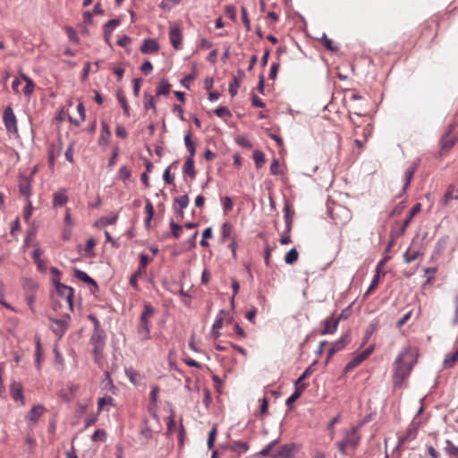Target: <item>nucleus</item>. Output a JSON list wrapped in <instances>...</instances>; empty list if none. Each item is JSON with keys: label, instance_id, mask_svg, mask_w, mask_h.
<instances>
[{"label": "nucleus", "instance_id": "nucleus-1", "mask_svg": "<svg viewBox=\"0 0 458 458\" xmlns=\"http://www.w3.org/2000/svg\"><path fill=\"white\" fill-rule=\"evenodd\" d=\"M415 362L413 352L411 349H405L396 358L394 364V385H401L404 378L411 373Z\"/></svg>", "mask_w": 458, "mask_h": 458}, {"label": "nucleus", "instance_id": "nucleus-2", "mask_svg": "<svg viewBox=\"0 0 458 458\" xmlns=\"http://www.w3.org/2000/svg\"><path fill=\"white\" fill-rule=\"evenodd\" d=\"M360 442V435L359 434V427H352L345 432L344 438L336 443L338 451L343 455H348L350 452H354Z\"/></svg>", "mask_w": 458, "mask_h": 458}, {"label": "nucleus", "instance_id": "nucleus-3", "mask_svg": "<svg viewBox=\"0 0 458 458\" xmlns=\"http://www.w3.org/2000/svg\"><path fill=\"white\" fill-rule=\"evenodd\" d=\"M155 309L148 302L144 303L143 311L140 317V323L137 335L140 341L144 342L150 338L149 319L153 317Z\"/></svg>", "mask_w": 458, "mask_h": 458}, {"label": "nucleus", "instance_id": "nucleus-4", "mask_svg": "<svg viewBox=\"0 0 458 458\" xmlns=\"http://www.w3.org/2000/svg\"><path fill=\"white\" fill-rule=\"evenodd\" d=\"M90 344L93 346L95 362L100 363L103 358V350L106 344L105 331H93V334L90 337Z\"/></svg>", "mask_w": 458, "mask_h": 458}, {"label": "nucleus", "instance_id": "nucleus-5", "mask_svg": "<svg viewBox=\"0 0 458 458\" xmlns=\"http://www.w3.org/2000/svg\"><path fill=\"white\" fill-rule=\"evenodd\" d=\"M330 215L335 224L338 225H346L352 217L351 211L342 205L334 206L330 210Z\"/></svg>", "mask_w": 458, "mask_h": 458}, {"label": "nucleus", "instance_id": "nucleus-6", "mask_svg": "<svg viewBox=\"0 0 458 458\" xmlns=\"http://www.w3.org/2000/svg\"><path fill=\"white\" fill-rule=\"evenodd\" d=\"M55 290L61 301H64L69 310L72 311L73 310V289L70 286L61 284L60 282H55Z\"/></svg>", "mask_w": 458, "mask_h": 458}, {"label": "nucleus", "instance_id": "nucleus-7", "mask_svg": "<svg viewBox=\"0 0 458 458\" xmlns=\"http://www.w3.org/2000/svg\"><path fill=\"white\" fill-rule=\"evenodd\" d=\"M50 320L52 322L51 329L53 333L61 339L69 327L71 320L70 315L65 314L61 318H50Z\"/></svg>", "mask_w": 458, "mask_h": 458}, {"label": "nucleus", "instance_id": "nucleus-8", "mask_svg": "<svg viewBox=\"0 0 458 458\" xmlns=\"http://www.w3.org/2000/svg\"><path fill=\"white\" fill-rule=\"evenodd\" d=\"M3 122L8 132L18 133L17 118L11 106L5 107L3 114Z\"/></svg>", "mask_w": 458, "mask_h": 458}, {"label": "nucleus", "instance_id": "nucleus-9", "mask_svg": "<svg viewBox=\"0 0 458 458\" xmlns=\"http://www.w3.org/2000/svg\"><path fill=\"white\" fill-rule=\"evenodd\" d=\"M453 130L454 126L451 125L449 130L441 137L439 140L441 155L448 152L458 141V135H456L455 137L451 136Z\"/></svg>", "mask_w": 458, "mask_h": 458}, {"label": "nucleus", "instance_id": "nucleus-10", "mask_svg": "<svg viewBox=\"0 0 458 458\" xmlns=\"http://www.w3.org/2000/svg\"><path fill=\"white\" fill-rule=\"evenodd\" d=\"M10 394L13 399L16 402L20 401L21 405H25V399L23 394V388L20 382L13 381L10 385Z\"/></svg>", "mask_w": 458, "mask_h": 458}, {"label": "nucleus", "instance_id": "nucleus-11", "mask_svg": "<svg viewBox=\"0 0 458 458\" xmlns=\"http://www.w3.org/2000/svg\"><path fill=\"white\" fill-rule=\"evenodd\" d=\"M45 407L42 404L35 405L27 413L25 419L28 420L32 425H35L38 423L39 418L43 415Z\"/></svg>", "mask_w": 458, "mask_h": 458}, {"label": "nucleus", "instance_id": "nucleus-12", "mask_svg": "<svg viewBox=\"0 0 458 458\" xmlns=\"http://www.w3.org/2000/svg\"><path fill=\"white\" fill-rule=\"evenodd\" d=\"M349 343V335L346 334L343 335L339 340H337L328 351L327 362H328L329 359L337 352L341 351L344 348V346Z\"/></svg>", "mask_w": 458, "mask_h": 458}, {"label": "nucleus", "instance_id": "nucleus-13", "mask_svg": "<svg viewBox=\"0 0 458 458\" xmlns=\"http://www.w3.org/2000/svg\"><path fill=\"white\" fill-rule=\"evenodd\" d=\"M19 191L20 193L30 199L31 196V182L29 177L21 176L19 181Z\"/></svg>", "mask_w": 458, "mask_h": 458}, {"label": "nucleus", "instance_id": "nucleus-14", "mask_svg": "<svg viewBox=\"0 0 458 458\" xmlns=\"http://www.w3.org/2000/svg\"><path fill=\"white\" fill-rule=\"evenodd\" d=\"M159 50V45L156 39L153 38H146L144 39L140 51L143 54H152L157 53Z\"/></svg>", "mask_w": 458, "mask_h": 458}, {"label": "nucleus", "instance_id": "nucleus-15", "mask_svg": "<svg viewBox=\"0 0 458 458\" xmlns=\"http://www.w3.org/2000/svg\"><path fill=\"white\" fill-rule=\"evenodd\" d=\"M169 38L174 49L178 50L182 47V33L179 27H174L170 30Z\"/></svg>", "mask_w": 458, "mask_h": 458}, {"label": "nucleus", "instance_id": "nucleus-16", "mask_svg": "<svg viewBox=\"0 0 458 458\" xmlns=\"http://www.w3.org/2000/svg\"><path fill=\"white\" fill-rule=\"evenodd\" d=\"M68 201V196L65 189H60L53 194V207L61 208Z\"/></svg>", "mask_w": 458, "mask_h": 458}, {"label": "nucleus", "instance_id": "nucleus-17", "mask_svg": "<svg viewBox=\"0 0 458 458\" xmlns=\"http://www.w3.org/2000/svg\"><path fill=\"white\" fill-rule=\"evenodd\" d=\"M338 327V321L335 320L332 316L325 319L324 328L320 332L322 335L334 334Z\"/></svg>", "mask_w": 458, "mask_h": 458}, {"label": "nucleus", "instance_id": "nucleus-18", "mask_svg": "<svg viewBox=\"0 0 458 458\" xmlns=\"http://www.w3.org/2000/svg\"><path fill=\"white\" fill-rule=\"evenodd\" d=\"M418 168V162L414 161L412 162L409 167L406 169L404 174V185L403 191H405L409 186L410 183L413 178V175Z\"/></svg>", "mask_w": 458, "mask_h": 458}, {"label": "nucleus", "instance_id": "nucleus-19", "mask_svg": "<svg viewBox=\"0 0 458 458\" xmlns=\"http://www.w3.org/2000/svg\"><path fill=\"white\" fill-rule=\"evenodd\" d=\"M420 208H421V205L420 203H417L416 205H414L411 208V209L410 210L409 216L404 219L403 225L400 229L401 234H403L405 233L411 219L413 218L414 216H416L420 211Z\"/></svg>", "mask_w": 458, "mask_h": 458}, {"label": "nucleus", "instance_id": "nucleus-20", "mask_svg": "<svg viewBox=\"0 0 458 458\" xmlns=\"http://www.w3.org/2000/svg\"><path fill=\"white\" fill-rule=\"evenodd\" d=\"M293 454V446L291 445H284L280 449L273 454L271 458H291Z\"/></svg>", "mask_w": 458, "mask_h": 458}, {"label": "nucleus", "instance_id": "nucleus-21", "mask_svg": "<svg viewBox=\"0 0 458 458\" xmlns=\"http://www.w3.org/2000/svg\"><path fill=\"white\" fill-rule=\"evenodd\" d=\"M120 24V20L118 19H112L108 21L104 25V36L106 42H109V39L112 36L113 30Z\"/></svg>", "mask_w": 458, "mask_h": 458}, {"label": "nucleus", "instance_id": "nucleus-22", "mask_svg": "<svg viewBox=\"0 0 458 458\" xmlns=\"http://www.w3.org/2000/svg\"><path fill=\"white\" fill-rule=\"evenodd\" d=\"M238 74L239 76L233 77V81L229 84V93L232 97H234L237 94L242 79L244 76V72L242 71H239Z\"/></svg>", "mask_w": 458, "mask_h": 458}, {"label": "nucleus", "instance_id": "nucleus-23", "mask_svg": "<svg viewBox=\"0 0 458 458\" xmlns=\"http://www.w3.org/2000/svg\"><path fill=\"white\" fill-rule=\"evenodd\" d=\"M224 312H225L224 310L220 311V314L216 317V318L212 326L210 335L214 339H216L220 336V329L223 327V321H224V318L221 316V314H223Z\"/></svg>", "mask_w": 458, "mask_h": 458}, {"label": "nucleus", "instance_id": "nucleus-24", "mask_svg": "<svg viewBox=\"0 0 458 458\" xmlns=\"http://www.w3.org/2000/svg\"><path fill=\"white\" fill-rule=\"evenodd\" d=\"M184 144L187 150L189 151L188 157H191V159H194V156L196 153V144L192 141L191 133L190 131L187 132L186 135L184 136Z\"/></svg>", "mask_w": 458, "mask_h": 458}, {"label": "nucleus", "instance_id": "nucleus-25", "mask_svg": "<svg viewBox=\"0 0 458 458\" xmlns=\"http://www.w3.org/2000/svg\"><path fill=\"white\" fill-rule=\"evenodd\" d=\"M183 173L189 175L191 179H194L196 176V170L194 168V159L191 157H187L183 165Z\"/></svg>", "mask_w": 458, "mask_h": 458}, {"label": "nucleus", "instance_id": "nucleus-26", "mask_svg": "<svg viewBox=\"0 0 458 458\" xmlns=\"http://www.w3.org/2000/svg\"><path fill=\"white\" fill-rule=\"evenodd\" d=\"M116 97H117L119 103L121 104V106L123 107V114L127 117H129L130 116V106L128 105L126 97L123 94V91L122 89H118L116 92Z\"/></svg>", "mask_w": 458, "mask_h": 458}, {"label": "nucleus", "instance_id": "nucleus-27", "mask_svg": "<svg viewBox=\"0 0 458 458\" xmlns=\"http://www.w3.org/2000/svg\"><path fill=\"white\" fill-rule=\"evenodd\" d=\"M306 388V385L302 384L301 387H295L294 392L286 399L285 404L290 408L291 405L301 395Z\"/></svg>", "mask_w": 458, "mask_h": 458}, {"label": "nucleus", "instance_id": "nucleus-28", "mask_svg": "<svg viewBox=\"0 0 458 458\" xmlns=\"http://www.w3.org/2000/svg\"><path fill=\"white\" fill-rule=\"evenodd\" d=\"M145 213H146V217L144 220L145 226L147 228H149L151 219L153 218V216H154V208L149 199H147V201H146Z\"/></svg>", "mask_w": 458, "mask_h": 458}, {"label": "nucleus", "instance_id": "nucleus-29", "mask_svg": "<svg viewBox=\"0 0 458 458\" xmlns=\"http://www.w3.org/2000/svg\"><path fill=\"white\" fill-rule=\"evenodd\" d=\"M101 127H102V130H101V134L99 136L98 142L100 145L101 144L106 145L108 143V140L111 135V131L109 130L108 125L105 122H102Z\"/></svg>", "mask_w": 458, "mask_h": 458}, {"label": "nucleus", "instance_id": "nucleus-30", "mask_svg": "<svg viewBox=\"0 0 458 458\" xmlns=\"http://www.w3.org/2000/svg\"><path fill=\"white\" fill-rule=\"evenodd\" d=\"M170 89L171 84L169 83V81L165 78L161 79L157 89V96L168 95L170 92Z\"/></svg>", "mask_w": 458, "mask_h": 458}, {"label": "nucleus", "instance_id": "nucleus-31", "mask_svg": "<svg viewBox=\"0 0 458 458\" xmlns=\"http://www.w3.org/2000/svg\"><path fill=\"white\" fill-rule=\"evenodd\" d=\"M420 256H421V253L419 250L409 248L403 254V260L409 264L416 260Z\"/></svg>", "mask_w": 458, "mask_h": 458}, {"label": "nucleus", "instance_id": "nucleus-32", "mask_svg": "<svg viewBox=\"0 0 458 458\" xmlns=\"http://www.w3.org/2000/svg\"><path fill=\"white\" fill-rule=\"evenodd\" d=\"M380 272H381V269H380V266L378 265L377 267V269H376V274L374 275L373 276V279L368 288V290L366 291L364 296H368L374 289H376L378 285V283H379V278H380Z\"/></svg>", "mask_w": 458, "mask_h": 458}, {"label": "nucleus", "instance_id": "nucleus-33", "mask_svg": "<svg viewBox=\"0 0 458 458\" xmlns=\"http://www.w3.org/2000/svg\"><path fill=\"white\" fill-rule=\"evenodd\" d=\"M230 449L238 454H242L249 449V445L243 441H235Z\"/></svg>", "mask_w": 458, "mask_h": 458}, {"label": "nucleus", "instance_id": "nucleus-34", "mask_svg": "<svg viewBox=\"0 0 458 458\" xmlns=\"http://www.w3.org/2000/svg\"><path fill=\"white\" fill-rule=\"evenodd\" d=\"M363 358L360 356V354L356 355L353 359H352L344 367V373H348L351 370H352L354 368H356L358 365H360L363 361Z\"/></svg>", "mask_w": 458, "mask_h": 458}, {"label": "nucleus", "instance_id": "nucleus-35", "mask_svg": "<svg viewBox=\"0 0 458 458\" xmlns=\"http://www.w3.org/2000/svg\"><path fill=\"white\" fill-rule=\"evenodd\" d=\"M74 276L82 282L88 283L89 284L97 285L95 280L93 278H91L86 272H84L82 270L75 269Z\"/></svg>", "mask_w": 458, "mask_h": 458}, {"label": "nucleus", "instance_id": "nucleus-36", "mask_svg": "<svg viewBox=\"0 0 458 458\" xmlns=\"http://www.w3.org/2000/svg\"><path fill=\"white\" fill-rule=\"evenodd\" d=\"M144 108L146 110L152 109L154 113L157 112L154 97L148 93L144 94Z\"/></svg>", "mask_w": 458, "mask_h": 458}, {"label": "nucleus", "instance_id": "nucleus-37", "mask_svg": "<svg viewBox=\"0 0 458 458\" xmlns=\"http://www.w3.org/2000/svg\"><path fill=\"white\" fill-rule=\"evenodd\" d=\"M299 253L295 248L291 249L284 257V261L286 264L292 265L295 263L298 259Z\"/></svg>", "mask_w": 458, "mask_h": 458}, {"label": "nucleus", "instance_id": "nucleus-38", "mask_svg": "<svg viewBox=\"0 0 458 458\" xmlns=\"http://www.w3.org/2000/svg\"><path fill=\"white\" fill-rule=\"evenodd\" d=\"M253 159L257 168H260L265 164V154L260 150H255L253 152Z\"/></svg>", "mask_w": 458, "mask_h": 458}, {"label": "nucleus", "instance_id": "nucleus-39", "mask_svg": "<svg viewBox=\"0 0 458 458\" xmlns=\"http://www.w3.org/2000/svg\"><path fill=\"white\" fill-rule=\"evenodd\" d=\"M22 79L26 81V85L23 88V93L26 96H30L34 90L35 84H34L33 81L26 75H23Z\"/></svg>", "mask_w": 458, "mask_h": 458}, {"label": "nucleus", "instance_id": "nucleus-40", "mask_svg": "<svg viewBox=\"0 0 458 458\" xmlns=\"http://www.w3.org/2000/svg\"><path fill=\"white\" fill-rule=\"evenodd\" d=\"M232 225L225 222L221 226V240L223 242H225L226 241L227 238L230 237L231 235V233H232Z\"/></svg>", "mask_w": 458, "mask_h": 458}, {"label": "nucleus", "instance_id": "nucleus-41", "mask_svg": "<svg viewBox=\"0 0 458 458\" xmlns=\"http://www.w3.org/2000/svg\"><path fill=\"white\" fill-rule=\"evenodd\" d=\"M41 254H42V250L40 249H36V250H34V251L32 253V258H33L35 263L38 265V267L39 269H44L45 262L41 259Z\"/></svg>", "mask_w": 458, "mask_h": 458}, {"label": "nucleus", "instance_id": "nucleus-42", "mask_svg": "<svg viewBox=\"0 0 458 458\" xmlns=\"http://www.w3.org/2000/svg\"><path fill=\"white\" fill-rule=\"evenodd\" d=\"M321 42L327 49L332 52H335L338 50V47L334 45V42L330 38H328L326 34H323L321 38Z\"/></svg>", "mask_w": 458, "mask_h": 458}, {"label": "nucleus", "instance_id": "nucleus-43", "mask_svg": "<svg viewBox=\"0 0 458 458\" xmlns=\"http://www.w3.org/2000/svg\"><path fill=\"white\" fill-rule=\"evenodd\" d=\"M217 434V426L214 425L208 434L207 445L209 449H211L214 445L216 436Z\"/></svg>", "mask_w": 458, "mask_h": 458}, {"label": "nucleus", "instance_id": "nucleus-44", "mask_svg": "<svg viewBox=\"0 0 458 458\" xmlns=\"http://www.w3.org/2000/svg\"><path fill=\"white\" fill-rule=\"evenodd\" d=\"M170 226H171V231H172V233H171L172 236L174 239H178L181 236L182 227L180 225L174 223V221L170 222Z\"/></svg>", "mask_w": 458, "mask_h": 458}, {"label": "nucleus", "instance_id": "nucleus-45", "mask_svg": "<svg viewBox=\"0 0 458 458\" xmlns=\"http://www.w3.org/2000/svg\"><path fill=\"white\" fill-rule=\"evenodd\" d=\"M144 272L141 271L140 269H137V271H135L131 278H130V284L135 289V290H139V284H138V278L143 274Z\"/></svg>", "mask_w": 458, "mask_h": 458}, {"label": "nucleus", "instance_id": "nucleus-46", "mask_svg": "<svg viewBox=\"0 0 458 458\" xmlns=\"http://www.w3.org/2000/svg\"><path fill=\"white\" fill-rule=\"evenodd\" d=\"M118 174L121 180L126 182L131 177V170L126 165H123L120 167Z\"/></svg>", "mask_w": 458, "mask_h": 458}, {"label": "nucleus", "instance_id": "nucleus-47", "mask_svg": "<svg viewBox=\"0 0 458 458\" xmlns=\"http://www.w3.org/2000/svg\"><path fill=\"white\" fill-rule=\"evenodd\" d=\"M174 202L180 207L181 209L187 208L189 204V197L187 194L177 197Z\"/></svg>", "mask_w": 458, "mask_h": 458}, {"label": "nucleus", "instance_id": "nucleus-48", "mask_svg": "<svg viewBox=\"0 0 458 458\" xmlns=\"http://www.w3.org/2000/svg\"><path fill=\"white\" fill-rule=\"evenodd\" d=\"M32 210H33L32 203H31L30 199H27V204H26V207L23 211V218L26 222L30 221V216L32 215Z\"/></svg>", "mask_w": 458, "mask_h": 458}, {"label": "nucleus", "instance_id": "nucleus-49", "mask_svg": "<svg viewBox=\"0 0 458 458\" xmlns=\"http://www.w3.org/2000/svg\"><path fill=\"white\" fill-rule=\"evenodd\" d=\"M454 187L450 185L444 196V205L446 206L448 201L452 199H458V195L453 196Z\"/></svg>", "mask_w": 458, "mask_h": 458}, {"label": "nucleus", "instance_id": "nucleus-50", "mask_svg": "<svg viewBox=\"0 0 458 458\" xmlns=\"http://www.w3.org/2000/svg\"><path fill=\"white\" fill-rule=\"evenodd\" d=\"M241 13H242V22L246 28V30L247 31H250V21L248 18V14H247V9L246 7L242 6L241 8Z\"/></svg>", "mask_w": 458, "mask_h": 458}, {"label": "nucleus", "instance_id": "nucleus-51", "mask_svg": "<svg viewBox=\"0 0 458 458\" xmlns=\"http://www.w3.org/2000/svg\"><path fill=\"white\" fill-rule=\"evenodd\" d=\"M106 431L104 429H97L92 437H91V439L92 441L94 442H97V441H105L106 439Z\"/></svg>", "mask_w": 458, "mask_h": 458}, {"label": "nucleus", "instance_id": "nucleus-52", "mask_svg": "<svg viewBox=\"0 0 458 458\" xmlns=\"http://www.w3.org/2000/svg\"><path fill=\"white\" fill-rule=\"evenodd\" d=\"M149 260L150 259L147 254H144V253L140 254V266H139L138 269H140L141 271H143L145 273L146 267L148 264Z\"/></svg>", "mask_w": 458, "mask_h": 458}, {"label": "nucleus", "instance_id": "nucleus-53", "mask_svg": "<svg viewBox=\"0 0 458 458\" xmlns=\"http://www.w3.org/2000/svg\"><path fill=\"white\" fill-rule=\"evenodd\" d=\"M445 451L450 455L458 456V447L454 445L450 440L446 441Z\"/></svg>", "mask_w": 458, "mask_h": 458}, {"label": "nucleus", "instance_id": "nucleus-54", "mask_svg": "<svg viewBox=\"0 0 458 458\" xmlns=\"http://www.w3.org/2000/svg\"><path fill=\"white\" fill-rule=\"evenodd\" d=\"M96 245V242L93 238H89L86 242L85 251L89 257L94 256L93 249Z\"/></svg>", "mask_w": 458, "mask_h": 458}, {"label": "nucleus", "instance_id": "nucleus-55", "mask_svg": "<svg viewBox=\"0 0 458 458\" xmlns=\"http://www.w3.org/2000/svg\"><path fill=\"white\" fill-rule=\"evenodd\" d=\"M340 420V415H337L335 417H334L330 423L328 424L327 426V429L329 430L330 432V437L331 439L334 438V436H335V425L338 421Z\"/></svg>", "mask_w": 458, "mask_h": 458}, {"label": "nucleus", "instance_id": "nucleus-56", "mask_svg": "<svg viewBox=\"0 0 458 458\" xmlns=\"http://www.w3.org/2000/svg\"><path fill=\"white\" fill-rule=\"evenodd\" d=\"M214 113L218 116V117H225V116H231V112L230 110L225 107V106H219L217 107L216 109L214 110Z\"/></svg>", "mask_w": 458, "mask_h": 458}, {"label": "nucleus", "instance_id": "nucleus-57", "mask_svg": "<svg viewBox=\"0 0 458 458\" xmlns=\"http://www.w3.org/2000/svg\"><path fill=\"white\" fill-rule=\"evenodd\" d=\"M125 373L131 383L137 384L138 378H140V374L137 371L133 370L132 369H126Z\"/></svg>", "mask_w": 458, "mask_h": 458}, {"label": "nucleus", "instance_id": "nucleus-58", "mask_svg": "<svg viewBox=\"0 0 458 458\" xmlns=\"http://www.w3.org/2000/svg\"><path fill=\"white\" fill-rule=\"evenodd\" d=\"M236 8L233 5L225 6V14L233 21H236Z\"/></svg>", "mask_w": 458, "mask_h": 458}, {"label": "nucleus", "instance_id": "nucleus-59", "mask_svg": "<svg viewBox=\"0 0 458 458\" xmlns=\"http://www.w3.org/2000/svg\"><path fill=\"white\" fill-rule=\"evenodd\" d=\"M118 216L117 215H113L111 216H106V217H102L99 222L103 225H114L115 224L116 220H117Z\"/></svg>", "mask_w": 458, "mask_h": 458}, {"label": "nucleus", "instance_id": "nucleus-60", "mask_svg": "<svg viewBox=\"0 0 458 458\" xmlns=\"http://www.w3.org/2000/svg\"><path fill=\"white\" fill-rule=\"evenodd\" d=\"M179 4L178 0H162L159 6L165 10H170L174 5Z\"/></svg>", "mask_w": 458, "mask_h": 458}, {"label": "nucleus", "instance_id": "nucleus-61", "mask_svg": "<svg viewBox=\"0 0 458 458\" xmlns=\"http://www.w3.org/2000/svg\"><path fill=\"white\" fill-rule=\"evenodd\" d=\"M222 205H223L224 210L225 212L231 211L233 209V200H232V199L230 197H225L222 199Z\"/></svg>", "mask_w": 458, "mask_h": 458}, {"label": "nucleus", "instance_id": "nucleus-62", "mask_svg": "<svg viewBox=\"0 0 458 458\" xmlns=\"http://www.w3.org/2000/svg\"><path fill=\"white\" fill-rule=\"evenodd\" d=\"M112 403H113V398L111 396H105V397L99 398L98 401V410H102L106 404H112Z\"/></svg>", "mask_w": 458, "mask_h": 458}, {"label": "nucleus", "instance_id": "nucleus-63", "mask_svg": "<svg viewBox=\"0 0 458 458\" xmlns=\"http://www.w3.org/2000/svg\"><path fill=\"white\" fill-rule=\"evenodd\" d=\"M65 30L67 32V35H68V38L69 39L72 41V42H74V43H78L79 42V38L77 36V33L76 31L71 28V27H66L65 28Z\"/></svg>", "mask_w": 458, "mask_h": 458}, {"label": "nucleus", "instance_id": "nucleus-64", "mask_svg": "<svg viewBox=\"0 0 458 458\" xmlns=\"http://www.w3.org/2000/svg\"><path fill=\"white\" fill-rule=\"evenodd\" d=\"M153 70V65L152 64L149 62V61H145L141 66H140V71L145 74V75H148Z\"/></svg>", "mask_w": 458, "mask_h": 458}]
</instances>
